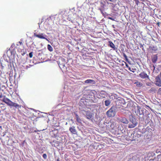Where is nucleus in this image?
<instances>
[{
    "mask_svg": "<svg viewBox=\"0 0 161 161\" xmlns=\"http://www.w3.org/2000/svg\"><path fill=\"white\" fill-rule=\"evenodd\" d=\"M42 157L44 159H46L47 158V155L45 153L43 154Z\"/></svg>",
    "mask_w": 161,
    "mask_h": 161,
    "instance_id": "obj_20",
    "label": "nucleus"
},
{
    "mask_svg": "<svg viewBox=\"0 0 161 161\" xmlns=\"http://www.w3.org/2000/svg\"><path fill=\"white\" fill-rule=\"evenodd\" d=\"M24 67V66L22 65V66L21 67V69H23V67Z\"/></svg>",
    "mask_w": 161,
    "mask_h": 161,
    "instance_id": "obj_33",
    "label": "nucleus"
},
{
    "mask_svg": "<svg viewBox=\"0 0 161 161\" xmlns=\"http://www.w3.org/2000/svg\"><path fill=\"white\" fill-rule=\"evenodd\" d=\"M125 65H126V67L127 68H129V67H130L128 66V64H127L126 63H125Z\"/></svg>",
    "mask_w": 161,
    "mask_h": 161,
    "instance_id": "obj_28",
    "label": "nucleus"
},
{
    "mask_svg": "<svg viewBox=\"0 0 161 161\" xmlns=\"http://www.w3.org/2000/svg\"><path fill=\"white\" fill-rule=\"evenodd\" d=\"M76 121L78 123H80L81 122V119L79 118V116L77 114H76Z\"/></svg>",
    "mask_w": 161,
    "mask_h": 161,
    "instance_id": "obj_17",
    "label": "nucleus"
},
{
    "mask_svg": "<svg viewBox=\"0 0 161 161\" xmlns=\"http://www.w3.org/2000/svg\"><path fill=\"white\" fill-rule=\"evenodd\" d=\"M2 95L1 94H0V98H2Z\"/></svg>",
    "mask_w": 161,
    "mask_h": 161,
    "instance_id": "obj_32",
    "label": "nucleus"
},
{
    "mask_svg": "<svg viewBox=\"0 0 161 161\" xmlns=\"http://www.w3.org/2000/svg\"><path fill=\"white\" fill-rule=\"evenodd\" d=\"M147 85L149 86V84H147Z\"/></svg>",
    "mask_w": 161,
    "mask_h": 161,
    "instance_id": "obj_35",
    "label": "nucleus"
},
{
    "mask_svg": "<svg viewBox=\"0 0 161 161\" xmlns=\"http://www.w3.org/2000/svg\"><path fill=\"white\" fill-rule=\"evenodd\" d=\"M135 2V3L137 5H138L139 3V2L138 0H134Z\"/></svg>",
    "mask_w": 161,
    "mask_h": 161,
    "instance_id": "obj_22",
    "label": "nucleus"
},
{
    "mask_svg": "<svg viewBox=\"0 0 161 161\" xmlns=\"http://www.w3.org/2000/svg\"><path fill=\"white\" fill-rule=\"evenodd\" d=\"M123 56L126 60H127V57L125 53H123Z\"/></svg>",
    "mask_w": 161,
    "mask_h": 161,
    "instance_id": "obj_23",
    "label": "nucleus"
},
{
    "mask_svg": "<svg viewBox=\"0 0 161 161\" xmlns=\"http://www.w3.org/2000/svg\"><path fill=\"white\" fill-rule=\"evenodd\" d=\"M158 59L157 55H154L152 57V60L153 63H156Z\"/></svg>",
    "mask_w": 161,
    "mask_h": 161,
    "instance_id": "obj_12",
    "label": "nucleus"
},
{
    "mask_svg": "<svg viewBox=\"0 0 161 161\" xmlns=\"http://www.w3.org/2000/svg\"><path fill=\"white\" fill-rule=\"evenodd\" d=\"M2 101L9 106L15 107L16 108H20L21 107V105L12 102L9 99L5 97L3 98Z\"/></svg>",
    "mask_w": 161,
    "mask_h": 161,
    "instance_id": "obj_1",
    "label": "nucleus"
},
{
    "mask_svg": "<svg viewBox=\"0 0 161 161\" xmlns=\"http://www.w3.org/2000/svg\"><path fill=\"white\" fill-rule=\"evenodd\" d=\"M105 105L106 106H109L110 103H111V101L109 100H107L105 101Z\"/></svg>",
    "mask_w": 161,
    "mask_h": 161,
    "instance_id": "obj_14",
    "label": "nucleus"
},
{
    "mask_svg": "<svg viewBox=\"0 0 161 161\" xmlns=\"http://www.w3.org/2000/svg\"><path fill=\"white\" fill-rule=\"evenodd\" d=\"M116 114L115 108L112 107L106 112V114L108 117H113Z\"/></svg>",
    "mask_w": 161,
    "mask_h": 161,
    "instance_id": "obj_2",
    "label": "nucleus"
},
{
    "mask_svg": "<svg viewBox=\"0 0 161 161\" xmlns=\"http://www.w3.org/2000/svg\"><path fill=\"white\" fill-rule=\"evenodd\" d=\"M69 130L73 134H76L77 133L76 130L74 126L70 127L69 128Z\"/></svg>",
    "mask_w": 161,
    "mask_h": 161,
    "instance_id": "obj_8",
    "label": "nucleus"
},
{
    "mask_svg": "<svg viewBox=\"0 0 161 161\" xmlns=\"http://www.w3.org/2000/svg\"><path fill=\"white\" fill-rule=\"evenodd\" d=\"M34 36L36 37H37L40 39H45L47 41H48L47 38H46L47 36L43 33H39V34H37L36 33H34Z\"/></svg>",
    "mask_w": 161,
    "mask_h": 161,
    "instance_id": "obj_4",
    "label": "nucleus"
},
{
    "mask_svg": "<svg viewBox=\"0 0 161 161\" xmlns=\"http://www.w3.org/2000/svg\"><path fill=\"white\" fill-rule=\"evenodd\" d=\"M25 54V53H21L22 55H24Z\"/></svg>",
    "mask_w": 161,
    "mask_h": 161,
    "instance_id": "obj_31",
    "label": "nucleus"
},
{
    "mask_svg": "<svg viewBox=\"0 0 161 161\" xmlns=\"http://www.w3.org/2000/svg\"><path fill=\"white\" fill-rule=\"evenodd\" d=\"M155 84L158 86H161V78L159 76L155 79Z\"/></svg>",
    "mask_w": 161,
    "mask_h": 161,
    "instance_id": "obj_5",
    "label": "nucleus"
},
{
    "mask_svg": "<svg viewBox=\"0 0 161 161\" xmlns=\"http://www.w3.org/2000/svg\"><path fill=\"white\" fill-rule=\"evenodd\" d=\"M29 56L30 58H31L33 56V52H31L29 53Z\"/></svg>",
    "mask_w": 161,
    "mask_h": 161,
    "instance_id": "obj_21",
    "label": "nucleus"
},
{
    "mask_svg": "<svg viewBox=\"0 0 161 161\" xmlns=\"http://www.w3.org/2000/svg\"><path fill=\"white\" fill-rule=\"evenodd\" d=\"M139 76L141 78L143 79H149V76L144 71L141 73L139 75Z\"/></svg>",
    "mask_w": 161,
    "mask_h": 161,
    "instance_id": "obj_6",
    "label": "nucleus"
},
{
    "mask_svg": "<svg viewBox=\"0 0 161 161\" xmlns=\"http://www.w3.org/2000/svg\"><path fill=\"white\" fill-rule=\"evenodd\" d=\"M158 92L160 94H161V88L159 89Z\"/></svg>",
    "mask_w": 161,
    "mask_h": 161,
    "instance_id": "obj_26",
    "label": "nucleus"
},
{
    "mask_svg": "<svg viewBox=\"0 0 161 161\" xmlns=\"http://www.w3.org/2000/svg\"><path fill=\"white\" fill-rule=\"evenodd\" d=\"M109 45H108L110 47L112 48L114 50H116L117 49L115 47L114 44L111 41L108 42Z\"/></svg>",
    "mask_w": 161,
    "mask_h": 161,
    "instance_id": "obj_10",
    "label": "nucleus"
},
{
    "mask_svg": "<svg viewBox=\"0 0 161 161\" xmlns=\"http://www.w3.org/2000/svg\"><path fill=\"white\" fill-rule=\"evenodd\" d=\"M149 48L150 50L153 51H156L158 50V47L156 46H150Z\"/></svg>",
    "mask_w": 161,
    "mask_h": 161,
    "instance_id": "obj_13",
    "label": "nucleus"
},
{
    "mask_svg": "<svg viewBox=\"0 0 161 161\" xmlns=\"http://www.w3.org/2000/svg\"><path fill=\"white\" fill-rule=\"evenodd\" d=\"M59 67H62V66H64V64H60V63H59L58 64Z\"/></svg>",
    "mask_w": 161,
    "mask_h": 161,
    "instance_id": "obj_25",
    "label": "nucleus"
},
{
    "mask_svg": "<svg viewBox=\"0 0 161 161\" xmlns=\"http://www.w3.org/2000/svg\"><path fill=\"white\" fill-rule=\"evenodd\" d=\"M30 66H26V68L25 69H27L29 68H30Z\"/></svg>",
    "mask_w": 161,
    "mask_h": 161,
    "instance_id": "obj_30",
    "label": "nucleus"
},
{
    "mask_svg": "<svg viewBox=\"0 0 161 161\" xmlns=\"http://www.w3.org/2000/svg\"><path fill=\"white\" fill-rule=\"evenodd\" d=\"M85 83L91 84H95V81L91 79H88L86 80L85 81Z\"/></svg>",
    "mask_w": 161,
    "mask_h": 161,
    "instance_id": "obj_11",
    "label": "nucleus"
},
{
    "mask_svg": "<svg viewBox=\"0 0 161 161\" xmlns=\"http://www.w3.org/2000/svg\"><path fill=\"white\" fill-rule=\"evenodd\" d=\"M140 108L139 106H137V108L135 110V112L136 113L137 115H140L142 114L143 115V112H141L140 111Z\"/></svg>",
    "mask_w": 161,
    "mask_h": 161,
    "instance_id": "obj_9",
    "label": "nucleus"
},
{
    "mask_svg": "<svg viewBox=\"0 0 161 161\" xmlns=\"http://www.w3.org/2000/svg\"><path fill=\"white\" fill-rule=\"evenodd\" d=\"M109 19H111L113 20L112 18H110Z\"/></svg>",
    "mask_w": 161,
    "mask_h": 161,
    "instance_id": "obj_34",
    "label": "nucleus"
},
{
    "mask_svg": "<svg viewBox=\"0 0 161 161\" xmlns=\"http://www.w3.org/2000/svg\"><path fill=\"white\" fill-rule=\"evenodd\" d=\"M86 116L87 119H90L92 117V115L91 114L88 113L86 114Z\"/></svg>",
    "mask_w": 161,
    "mask_h": 161,
    "instance_id": "obj_16",
    "label": "nucleus"
},
{
    "mask_svg": "<svg viewBox=\"0 0 161 161\" xmlns=\"http://www.w3.org/2000/svg\"><path fill=\"white\" fill-rule=\"evenodd\" d=\"M91 93L93 94V96H94V97H95V94H97V92L95 90H92L91 92Z\"/></svg>",
    "mask_w": 161,
    "mask_h": 161,
    "instance_id": "obj_19",
    "label": "nucleus"
},
{
    "mask_svg": "<svg viewBox=\"0 0 161 161\" xmlns=\"http://www.w3.org/2000/svg\"><path fill=\"white\" fill-rule=\"evenodd\" d=\"M47 48L48 50L50 52H52L53 50V47L51 45L49 44H48L47 45Z\"/></svg>",
    "mask_w": 161,
    "mask_h": 161,
    "instance_id": "obj_15",
    "label": "nucleus"
},
{
    "mask_svg": "<svg viewBox=\"0 0 161 161\" xmlns=\"http://www.w3.org/2000/svg\"><path fill=\"white\" fill-rule=\"evenodd\" d=\"M119 121L125 124H127L129 123L128 120L125 118L122 117L119 119Z\"/></svg>",
    "mask_w": 161,
    "mask_h": 161,
    "instance_id": "obj_7",
    "label": "nucleus"
},
{
    "mask_svg": "<svg viewBox=\"0 0 161 161\" xmlns=\"http://www.w3.org/2000/svg\"><path fill=\"white\" fill-rule=\"evenodd\" d=\"M19 43L20 44V45H22V44H22V42H20V41H19Z\"/></svg>",
    "mask_w": 161,
    "mask_h": 161,
    "instance_id": "obj_29",
    "label": "nucleus"
},
{
    "mask_svg": "<svg viewBox=\"0 0 161 161\" xmlns=\"http://www.w3.org/2000/svg\"><path fill=\"white\" fill-rule=\"evenodd\" d=\"M131 123H130L128 125V128H134L137 125V122L135 118H133L130 120Z\"/></svg>",
    "mask_w": 161,
    "mask_h": 161,
    "instance_id": "obj_3",
    "label": "nucleus"
},
{
    "mask_svg": "<svg viewBox=\"0 0 161 161\" xmlns=\"http://www.w3.org/2000/svg\"><path fill=\"white\" fill-rule=\"evenodd\" d=\"M128 69L130 71H132L133 72H134V71L133 70H134V69H132V70H131V68L130 67H129Z\"/></svg>",
    "mask_w": 161,
    "mask_h": 161,
    "instance_id": "obj_24",
    "label": "nucleus"
},
{
    "mask_svg": "<svg viewBox=\"0 0 161 161\" xmlns=\"http://www.w3.org/2000/svg\"><path fill=\"white\" fill-rule=\"evenodd\" d=\"M35 131V132H36V130H35V131Z\"/></svg>",
    "mask_w": 161,
    "mask_h": 161,
    "instance_id": "obj_36",
    "label": "nucleus"
},
{
    "mask_svg": "<svg viewBox=\"0 0 161 161\" xmlns=\"http://www.w3.org/2000/svg\"><path fill=\"white\" fill-rule=\"evenodd\" d=\"M135 84H136L137 86L140 87L142 86V84L139 81L136 82Z\"/></svg>",
    "mask_w": 161,
    "mask_h": 161,
    "instance_id": "obj_18",
    "label": "nucleus"
},
{
    "mask_svg": "<svg viewBox=\"0 0 161 161\" xmlns=\"http://www.w3.org/2000/svg\"><path fill=\"white\" fill-rule=\"evenodd\" d=\"M99 10H100V11H101V13H102V14H103V10H102L100 8H99L98 9Z\"/></svg>",
    "mask_w": 161,
    "mask_h": 161,
    "instance_id": "obj_27",
    "label": "nucleus"
}]
</instances>
